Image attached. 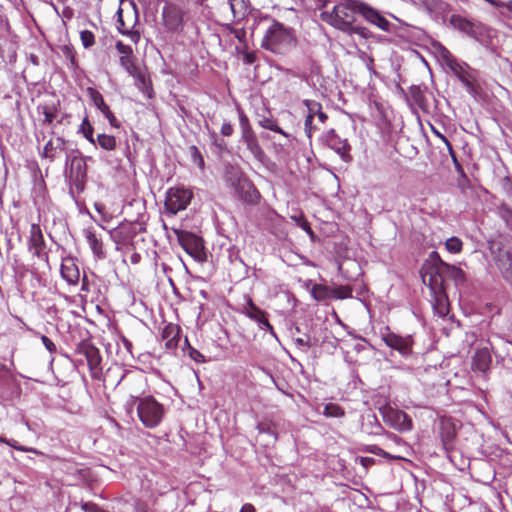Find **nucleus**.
Returning a JSON list of instances; mask_svg holds the SVG:
<instances>
[{
	"label": "nucleus",
	"mask_w": 512,
	"mask_h": 512,
	"mask_svg": "<svg viewBox=\"0 0 512 512\" xmlns=\"http://www.w3.org/2000/svg\"><path fill=\"white\" fill-rule=\"evenodd\" d=\"M189 346H191V345H190L187 337H185V339H184V348L183 349L189 350Z\"/></svg>",
	"instance_id": "59"
},
{
	"label": "nucleus",
	"mask_w": 512,
	"mask_h": 512,
	"mask_svg": "<svg viewBox=\"0 0 512 512\" xmlns=\"http://www.w3.org/2000/svg\"><path fill=\"white\" fill-rule=\"evenodd\" d=\"M127 409L136 407L141 423L149 429L156 428L165 416L164 406L152 396L142 398L131 396L126 402Z\"/></svg>",
	"instance_id": "4"
},
{
	"label": "nucleus",
	"mask_w": 512,
	"mask_h": 512,
	"mask_svg": "<svg viewBox=\"0 0 512 512\" xmlns=\"http://www.w3.org/2000/svg\"><path fill=\"white\" fill-rule=\"evenodd\" d=\"M497 266L504 279L512 283V253L504 252L497 259Z\"/></svg>",
	"instance_id": "23"
},
{
	"label": "nucleus",
	"mask_w": 512,
	"mask_h": 512,
	"mask_svg": "<svg viewBox=\"0 0 512 512\" xmlns=\"http://www.w3.org/2000/svg\"><path fill=\"white\" fill-rule=\"evenodd\" d=\"M98 145L107 151H112L116 148V139L112 135L99 134L97 136Z\"/></svg>",
	"instance_id": "31"
},
{
	"label": "nucleus",
	"mask_w": 512,
	"mask_h": 512,
	"mask_svg": "<svg viewBox=\"0 0 512 512\" xmlns=\"http://www.w3.org/2000/svg\"><path fill=\"white\" fill-rule=\"evenodd\" d=\"M233 16L236 18L241 15L243 0H227Z\"/></svg>",
	"instance_id": "44"
},
{
	"label": "nucleus",
	"mask_w": 512,
	"mask_h": 512,
	"mask_svg": "<svg viewBox=\"0 0 512 512\" xmlns=\"http://www.w3.org/2000/svg\"><path fill=\"white\" fill-rule=\"evenodd\" d=\"M257 429H258L259 433H267V434H269V435L273 436V437H274V439L276 440V438H277V437H276V434L274 433V431H273V429H272V427H271V425H270V424H267V423H259V424L257 425Z\"/></svg>",
	"instance_id": "50"
},
{
	"label": "nucleus",
	"mask_w": 512,
	"mask_h": 512,
	"mask_svg": "<svg viewBox=\"0 0 512 512\" xmlns=\"http://www.w3.org/2000/svg\"><path fill=\"white\" fill-rule=\"evenodd\" d=\"M82 133H83V136L90 142L92 143L93 145L96 144V140L94 139L93 137V127L91 126V124L89 123L88 119L85 118L81 124V127H80Z\"/></svg>",
	"instance_id": "39"
},
{
	"label": "nucleus",
	"mask_w": 512,
	"mask_h": 512,
	"mask_svg": "<svg viewBox=\"0 0 512 512\" xmlns=\"http://www.w3.org/2000/svg\"><path fill=\"white\" fill-rule=\"evenodd\" d=\"M192 199V192L183 187L170 188L166 193L165 209L167 213L176 215L185 210Z\"/></svg>",
	"instance_id": "9"
},
{
	"label": "nucleus",
	"mask_w": 512,
	"mask_h": 512,
	"mask_svg": "<svg viewBox=\"0 0 512 512\" xmlns=\"http://www.w3.org/2000/svg\"><path fill=\"white\" fill-rule=\"evenodd\" d=\"M294 44V37L290 29L274 21L266 30L262 40V47L276 54L287 52Z\"/></svg>",
	"instance_id": "5"
},
{
	"label": "nucleus",
	"mask_w": 512,
	"mask_h": 512,
	"mask_svg": "<svg viewBox=\"0 0 512 512\" xmlns=\"http://www.w3.org/2000/svg\"><path fill=\"white\" fill-rule=\"evenodd\" d=\"M323 11L320 18L343 32L350 35L357 34L366 38L369 31L361 26L355 25L357 13V0H319Z\"/></svg>",
	"instance_id": "3"
},
{
	"label": "nucleus",
	"mask_w": 512,
	"mask_h": 512,
	"mask_svg": "<svg viewBox=\"0 0 512 512\" xmlns=\"http://www.w3.org/2000/svg\"><path fill=\"white\" fill-rule=\"evenodd\" d=\"M41 341L49 352H54L56 350V345L47 336L43 335L41 337Z\"/></svg>",
	"instance_id": "52"
},
{
	"label": "nucleus",
	"mask_w": 512,
	"mask_h": 512,
	"mask_svg": "<svg viewBox=\"0 0 512 512\" xmlns=\"http://www.w3.org/2000/svg\"><path fill=\"white\" fill-rule=\"evenodd\" d=\"M87 94L97 109H99L105 118L109 121L110 125L117 128L119 126L118 121L110 110L109 106L105 103L101 93L96 89L89 87L87 88Z\"/></svg>",
	"instance_id": "17"
},
{
	"label": "nucleus",
	"mask_w": 512,
	"mask_h": 512,
	"mask_svg": "<svg viewBox=\"0 0 512 512\" xmlns=\"http://www.w3.org/2000/svg\"><path fill=\"white\" fill-rule=\"evenodd\" d=\"M188 355L192 360H194L197 363L205 362V357L192 346H189Z\"/></svg>",
	"instance_id": "45"
},
{
	"label": "nucleus",
	"mask_w": 512,
	"mask_h": 512,
	"mask_svg": "<svg viewBox=\"0 0 512 512\" xmlns=\"http://www.w3.org/2000/svg\"><path fill=\"white\" fill-rule=\"evenodd\" d=\"M303 228H304V229H305L309 234H312V233H313V232H312V230H311V228L308 226V224H307V223H305V224L303 225Z\"/></svg>",
	"instance_id": "61"
},
{
	"label": "nucleus",
	"mask_w": 512,
	"mask_h": 512,
	"mask_svg": "<svg viewBox=\"0 0 512 512\" xmlns=\"http://www.w3.org/2000/svg\"><path fill=\"white\" fill-rule=\"evenodd\" d=\"M16 450L23 451V452H34L37 453V451L33 448L24 447L21 445H18V443L15 440L4 438L2 439V442Z\"/></svg>",
	"instance_id": "42"
},
{
	"label": "nucleus",
	"mask_w": 512,
	"mask_h": 512,
	"mask_svg": "<svg viewBox=\"0 0 512 512\" xmlns=\"http://www.w3.org/2000/svg\"><path fill=\"white\" fill-rule=\"evenodd\" d=\"M322 142L335 151L344 161L350 160V145L347 139L339 137L334 129L327 131L321 138Z\"/></svg>",
	"instance_id": "15"
},
{
	"label": "nucleus",
	"mask_w": 512,
	"mask_h": 512,
	"mask_svg": "<svg viewBox=\"0 0 512 512\" xmlns=\"http://www.w3.org/2000/svg\"><path fill=\"white\" fill-rule=\"evenodd\" d=\"M239 512H255V507L250 503H246L241 507Z\"/></svg>",
	"instance_id": "56"
},
{
	"label": "nucleus",
	"mask_w": 512,
	"mask_h": 512,
	"mask_svg": "<svg viewBox=\"0 0 512 512\" xmlns=\"http://www.w3.org/2000/svg\"><path fill=\"white\" fill-rule=\"evenodd\" d=\"M134 61V57L133 55L132 56H128V57H120L119 58V63L121 65V67H123V69L125 67H127L130 63H132Z\"/></svg>",
	"instance_id": "54"
},
{
	"label": "nucleus",
	"mask_w": 512,
	"mask_h": 512,
	"mask_svg": "<svg viewBox=\"0 0 512 512\" xmlns=\"http://www.w3.org/2000/svg\"><path fill=\"white\" fill-rule=\"evenodd\" d=\"M462 241L458 237H450L445 242V247L450 253H459L462 250Z\"/></svg>",
	"instance_id": "37"
},
{
	"label": "nucleus",
	"mask_w": 512,
	"mask_h": 512,
	"mask_svg": "<svg viewBox=\"0 0 512 512\" xmlns=\"http://www.w3.org/2000/svg\"><path fill=\"white\" fill-rule=\"evenodd\" d=\"M498 211L500 217L505 221V223L512 227V209L506 204H501L498 208Z\"/></svg>",
	"instance_id": "40"
},
{
	"label": "nucleus",
	"mask_w": 512,
	"mask_h": 512,
	"mask_svg": "<svg viewBox=\"0 0 512 512\" xmlns=\"http://www.w3.org/2000/svg\"><path fill=\"white\" fill-rule=\"evenodd\" d=\"M163 17L165 19L166 26L169 29H176L181 23L180 15L172 10H164Z\"/></svg>",
	"instance_id": "30"
},
{
	"label": "nucleus",
	"mask_w": 512,
	"mask_h": 512,
	"mask_svg": "<svg viewBox=\"0 0 512 512\" xmlns=\"http://www.w3.org/2000/svg\"><path fill=\"white\" fill-rule=\"evenodd\" d=\"M504 189L507 193V195L512 199V181L507 180L504 184Z\"/></svg>",
	"instance_id": "55"
},
{
	"label": "nucleus",
	"mask_w": 512,
	"mask_h": 512,
	"mask_svg": "<svg viewBox=\"0 0 512 512\" xmlns=\"http://www.w3.org/2000/svg\"><path fill=\"white\" fill-rule=\"evenodd\" d=\"M125 346L129 349V348H130V346H131V343H130V342H128V341H125Z\"/></svg>",
	"instance_id": "63"
},
{
	"label": "nucleus",
	"mask_w": 512,
	"mask_h": 512,
	"mask_svg": "<svg viewBox=\"0 0 512 512\" xmlns=\"http://www.w3.org/2000/svg\"><path fill=\"white\" fill-rule=\"evenodd\" d=\"M225 181L235 193L245 201L252 202L257 197V191L253 185L244 177L240 168L228 165L225 168Z\"/></svg>",
	"instance_id": "6"
},
{
	"label": "nucleus",
	"mask_w": 512,
	"mask_h": 512,
	"mask_svg": "<svg viewBox=\"0 0 512 512\" xmlns=\"http://www.w3.org/2000/svg\"><path fill=\"white\" fill-rule=\"evenodd\" d=\"M449 69L458 77V79H462L463 76L469 75L468 66L465 63H460L454 60L450 65Z\"/></svg>",
	"instance_id": "33"
},
{
	"label": "nucleus",
	"mask_w": 512,
	"mask_h": 512,
	"mask_svg": "<svg viewBox=\"0 0 512 512\" xmlns=\"http://www.w3.org/2000/svg\"><path fill=\"white\" fill-rule=\"evenodd\" d=\"M445 277L462 281L464 273L460 268L442 261L439 254L432 251L421 268V278L430 290L433 309L440 317H445L449 312L448 298L444 289Z\"/></svg>",
	"instance_id": "2"
},
{
	"label": "nucleus",
	"mask_w": 512,
	"mask_h": 512,
	"mask_svg": "<svg viewBox=\"0 0 512 512\" xmlns=\"http://www.w3.org/2000/svg\"><path fill=\"white\" fill-rule=\"evenodd\" d=\"M135 85L138 87V89L145 94L148 98L152 97V87L149 79L147 76L141 72L139 74V77H135Z\"/></svg>",
	"instance_id": "29"
},
{
	"label": "nucleus",
	"mask_w": 512,
	"mask_h": 512,
	"mask_svg": "<svg viewBox=\"0 0 512 512\" xmlns=\"http://www.w3.org/2000/svg\"><path fill=\"white\" fill-rule=\"evenodd\" d=\"M125 346L129 349V348H130V346H131V343H130V342H128V341H125Z\"/></svg>",
	"instance_id": "64"
},
{
	"label": "nucleus",
	"mask_w": 512,
	"mask_h": 512,
	"mask_svg": "<svg viewBox=\"0 0 512 512\" xmlns=\"http://www.w3.org/2000/svg\"><path fill=\"white\" fill-rule=\"evenodd\" d=\"M440 435L444 448L448 450L455 438L454 426L449 421H442Z\"/></svg>",
	"instance_id": "26"
},
{
	"label": "nucleus",
	"mask_w": 512,
	"mask_h": 512,
	"mask_svg": "<svg viewBox=\"0 0 512 512\" xmlns=\"http://www.w3.org/2000/svg\"><path fill=\"white\" fill-rule=\"evenodd\" d=\"M242 313L249 319L255 321L260 330L269 332L271 336L277 339L273 326L267 318V313L257 307L250 297L246 298V303L243 305Z\"/></svg>",
	"instance_id": "13"
},
{
	"label": "nucleus",
	"mask_w": 512,
	"mask_h": 512,
	"mask_svg": "<svg viewBox=\"0 0 512 512\" xmlns=\"http://www.w3.org/2000/svg\"><path fill=\"white\" fill-rule=\"evenodd\" d=\"M380 337L386 346L397 351L403 358L407 359L413 354L414 338L412 335L402 336L386 327L381 330Z\"/></svg>",
	"instance_id": "7"
},
{
	"label": "nucleus",
	"mask_w": 512,
	"mask_h": 512,
	"mask_svg": "<svg viewBox=\"0 0 512 512\" xmlns=\"http://www.w3.org/2000/svg\"><path fill=\"white\" fill-rule=\"evenodd\" d=\"M117 24L116 28L122 35L127 36L133 43L137 44L140 40V33L137 30L129 29L123 20V10L119 8L117 10Z\"/></svg>",
	"instance_id": "24"
},
{
	"label": "nucleus",
	"mask_w": 512,
	"mask_h": 512,
	"mask_svg": "<svg viewBox=\"0 0 512 512\" xmlns=\"http://www.w3.org/2000/svg\"><path fill=\"white\" fill-rule=\"evenodd\" d=\"M38 112L43 115V123L51 124L57 116V108L54 103L42 104L38 106Z\"/></svg>",
	"instance_id": "28"
},
{
	"label": "nucleus",
	"mask_w": 512,
	"mask_h": 512,
	"mask_svg": "<svg viewBox=\"0 0 512 512\" xmlns=\"http://www.w3.org/2000/svg\"><path fill=\"white\" fill-rule=\"evenodd\" d=\"M432 132L436 137H438L446 145L448 151L450 152V154H452L453 147H452L451 143L449 142V140L447 139V137L445 135H443L441 132H439L437 129H435L434 127H432Z\"/></svg>",
	"instance_id": "49"
},
{
	"label": "nucleus",
	"mask_w": 512,
	"mask_h": 512,
	"mask_svg": "<svg viewBox=\"0 0 512 512\" xmlns=\"http://www.w3.org/2000/svg\"><path fill=\"white\" fill-rule=\"evenodd\" d=\"M445 277L462 281L464 273L460 268L442 261L439 254L432 251L421 268V278L430 290L433 309L440 317H445L449 312L448 298L444 289Z\"/></svg>",
	"instance_id": "1"
},
{
	"label": "nucleus",
	"mask_w": 512,
	"mask_h": 512,
	"mask_svg": "<svg viewBox=\"0 0 512 512\" xmlns=\"http://www.w3.org/2000/svg\"><path fill=\"white\" fill-rule=\"evenodd\" d=\"M64 142L61 138H55L49 140L43 149V157L48 158L50 161H52L58 151H62Z\"/></svg>",
	"instance_id": "25"
},
{
	"label": "nucleus",
	"mask_w": 512,
	"mask_h": 512,
	"mask_svg": "<svg viewBox=\"0 0 512 512\" xmlns=\"http://www.w3.org/2000/svg\"><path fill=\"white\" fill-rule=\"evenodd\" d=\"M124 70L133 78L139 77V74L142 72V70L135 64V61L125 67Z\"/></svg>",
	"instance_id": "47"
},
{
	"label": "nucleus",
	"mask_w": 512,
	"mask_h": 512,
	"mask_svg": "<svg viewBox=\"0 0 512 512\" xmlns=\"http://www.w3.org/2000/svg\"><path fill=\"white\" fill-rule=\"evenodd\" d=\"M311 294L314 299L318 301L324 300L330 295V289L326 286L316 284L312 287Z\"/></svg>",
	"instance_id": "36"
},
{
	"label": "nucleus",
	"mask_w": 512,
	"mask_h": 512,
	"mask_svg": "<svg viewBox=\"0 0 512 512\" xmlns=\"http://www.w3.org/2000/svg\"><path fill=\"white\" fill-rule=\"evenodd\" d=\"M81 43L84 48L88 49L95 44V35L90 30H82L80 32Z\"/></svg>",
	"instance_id": "38"
},
{
	"label": "nucleus",
	"mask_w": 512,
	"mask_h": 512,
	"mask_svg": "<svg viewBox=\"0 0 512 512\" xmlns=\"http://www.w3.org/2000/svg\"><path fill=\"white\" fill-rule=\"evenodd\" d=\"M294 343L296 344L297 348L302 351H307L314 345V342L310 336L295 338Z\"/></svg>",
	"instance_id": "41"
},
{
	"label": "nucleus",
	"mask_w": 512,
	"mask_h": 512,
	"mask_svg": "<svg viewBox=\"0 0 512 512\" xmlns=\"http://www.w3.org/2000/svg\"><path fill=\"white\" fill-rule=\"evenodd\" d=\"M177 237L181 247L196 261L206 260L202 239L194 233L188 231L177 232Z\"/></svg>",
	"instance_id": "10"
},
{
	"label": "nucleus",
	"mask_w": 512,
	"mask_h": 512,
	"mask_svg": "<svg viewBox=\"0 0 512 512\" xmlns=\"http://www.w3.org/2000/svg\"><path fill=\"white\" fill-rule=\"evenodd\" d=\"M95 209L99 212V213H102L103 210H104V206L103 204H100V203H95L94 205Z\"/></svg>",
	"instance_id": "58"
},
{
	"label": "nucleus",
	"mask_w": 512,
	"mask_h": 512,
	"mask_svg": "<svg viewBox=\"0 0 512 512\" xmlns=\"http://www.w3.org/2000/svg\"><path fill=\"white\" fill-rule=\"evenodd\" d=\"M303 228H304V229H305L309 234H312V233H313V232H312V230H311V228L308 226V224H307V223H305V224L303 225Z\"/></svg>",
	"instance_id": "60"
},
{
	"label": "nucleus",
	"mask_w": 512,
	"mask_h": 512,
	"mask_svg": "<svg viewBox=\"0 0 512 512\" xmlns=\"http://www.w3.org/2000/svg\"><path fill=\"white\" fill-rule=\"evenodd\" d=\"M503 8L501 11V14L506 17L507 19L512 20V0L508 1L506 3H499V6Z\"/></svg>",
	"instance_id": "46"
},
{
	"label": "nucleus",
	"mask_w": 512,
	"mask_h": 512,
	"mask_svg": "<svg viewBox=\"0 0 512 512\" xmlns=\"http://www.w3.org/2000/svg\"><path fill=\"white\" fill-rule=\"evenodd\" d=\"M357 13L360 14L366 21L377 26L383 31H388L390 27L389 21L382 16L379 11L369 6L366 3L357 0Z\"/></svg>",
	"instance_id": "16"
},
{
	"label": "nucleus",
	"mask_w": 512,
	"mask_h": 512,
	"mask_svg": "<svg viewBox=\"0 0 512 512\" xmlns=\"http://www.w3.org/2000/svg\"><path fill=\"white\" fill-rule=\"evenodd\" d=\"M361 463L364 466H368L369 464L374 463V459L373 458H369V457H364V458L361 459Z\"/></svg>",
	"instance_id": "57"
},
{
	"label": "nucleus",
	"mask_w": 512,
	"mask_h": 512,
	"mask_svg": "<svg viewBox=\"0 0 512 512\" xmlns=\"http://www.w3.org/2000/svg\"><path fill=\"white\" fill-rule=\"evenodd\" d=\"M450 23L455 29L477 41H481L482 37L486 35L487 28L485 25L480 22L468 20L460 15H452Z\"/></svg>",
	"instance_id": "11"
},
{
	"label": "nucleus",
	"mask_w": 512,
	"mask_h": 512,
	"mask_svg": "<svg viewBox=\"0 0 512 512\" xmlns=\"http://www.w3.org/2000/svg\"><path fill=\"white\" fill-rule=\"evenodd\" d=\"M84 237L94 255L97 259H104L106 254L103 249L102 238L96 234L93 228H85L83 230Z\"/></svg>",
	"instance_id": "18"
},
{
	"label": "nucleus",
	"mask_w": 512,
	"mask_h": 512,
	"mask_svg": "<svg viewBox=\"0 0 512 512\" xmlns=\"http://www.w3.org/2000/svg\"><path fill=\"white\" fill-rule=\"evenodd\" d=\"M381 413L384 421L392 428L401 432L412 429V420L405 412L391 407H386L381 410Z\"/></svg>",
	"instance_id": "14"
},
{
	"label": "nucleus",
	"mask_w": 512,
	"mask_h": 512,
	"mask_svg": "<svg viewBox=\"0 0 512 512\" xmlns=\"http://www.w3.org/2000/svg\"><path fill=\"white\" fill-rule=\"evenodd\" d=\"M238 115L241 129V141L245 143L254 158L261 161L264 157V152L258 143L257 136L250 125L249 119L241 109L238 110Z\"/></svg>",
	"instance_id": "8"
},
{
	"label": "nucleus",
	"mask_w": 512,
	"mask_h": 512,
	"mask_svg": "<svg viewBox=\"0 0 512 512\" xmlns=\"http://www.w3.org/2000/svg\"><path fill=\"white\" fill-rule=\"evenodd\" d=\"M261 125L266 128V129H269L271 131H274V132H277V133H280L284 136H287V134L282 130L281 127H279L278 124L274 123V122H271V121H265V122H262Z\"/></svg>",
	"instance_id": "48"
},
{
	"label": "nucleus",
	"mask_w": 512,
	"mask_h": 512,
	"mask_svg": "<svg viewBox=\"0 0 512 512\" xmlns=\"http://www.w3.org/2000/svg\"><path fill=\"white\" fill-rule=\"evenodd\" d=\"M462 84L466 87L467 91L472 93L474 92V84L471 75L463 76L462 79H460Z\"/></svg>",
	"instance_id": "51"
},
{
	"label": "nucleus",
	"mask_w": 512,
	"mask_h": 512,
	"mask_svg": "<svg viewBox=\"0 0 512 512\" xmlns=\"http://www.w3.org/2000/svg\"><path fill=\"white\" fill-rule=\"evenodd\" d=\"M486 2L492 4L493 6H499V2H497L496 0H485Z\"/></svg>",
	"instance_id": "62"
},
{
	"label": "nucleus",
	"mask_w": 512,
	"mask_h": 512,
	"mask_svg": "<svg viewBox=\"0 0 512 512\" xmlns=\"http://www.w3.org/2000/svg\"><path fill=\"white\" fill-rule=\"evenodd\" d=\"M435 48H436V51L438 53V55L441 57V59L443 60V62L449 67V65L454 61L456 60V58L451 54V52L446 48L444 47L443 45H441L440 43H437L435 45Z\"/></svg>",
	"instance_id": "35"
},
{
	"label": "nucleus",
	"mask_w": 512,
	"mask_h": 512,
	"mask_svg": "<svg viewBox=\"0 0 512 512\" xmlns=\"http://www.w3.org/2000/svg\"><path fill=\"white\" fill-rule=\"evenodd\" d=\"M221 134L223 136H231L233 134V126L229 122H225L221 126Z\"/></svg>",
	"instance_id": "53"
},
{
	"label": "nucleus",
	"mask_w": 512,
	"mask_h": 512,
	"mask_svg": "<svg viewBox=\"0 0 512 512\" xmlns=\"http://www.w3.org/2000/svg\"><path fill=\"white\" fill-rule=\"evenodd\" d=\"M162 338L167 349H176L181 339V328L172 323L166 325L162 332Z\"/></svg>",
	"instance_id": "20"
},
{
	"label": "nucleus",
	"mask_w": 512,
	"mask_h": 512,
	"mask_svg": "<svg viewBox=\"0 0 512 512\" xmlns=\"http://www.w3.org/2000/svg\"><path fill=\"white\" fill-rule=\"evenodd\" d=\"M61 276L70 285H76L79 281V270L73 259H64L61 264Z\"/></svg>",
	"instance_id": "22"
},
{
	"label": "nucleus",
	"mask_w": 512,
	"mask_h": 512,
	"mask_svg": "<svg viewBox=\"0 0 512 512\" xmlns=\"http://www.w3.org/2000/svg\"><path fill=\"white\" fill-rule=\"evenodd\" d=\"M491 361V354L487 347L477 349L472 359V368L485 373L489 370Z\"/></svg>",
	"instance_id": "21"
},
{
	"label": "nucleus",
	"mask_w": 512,
	"mask_h": 512,
	"mask_svg": "<svg viewBox=\"0 0 512 512\" xmlns=\"http://www.w3.org/2000/svg\"><path fill=\"white\" fill-rule=\"evenodd\" d=\"M43 246L44 239L39 226L32 225L30 230V248L34 249L36 254H39Z\"/></svg>",
	"instance_id": "27"
},
{
	"label": "nucleus",
	"mask_w": 512,
	"mask_h": 512,
	"mask_svg": "<svg viewBox=\"0 0 512 512\" xmlns=\"http://www.w3.org/2000/svg\"><path fill=\"white\" fill-rule=\"evenodd\" d=\"M323 414L326 417L340 418L344 416V410L337 404L328 403L324 406Z\"/></svg>",
	"instance_id": "34"
},
{
	"label": "nucleus",
	"mask_w": 512,
	"mask_h": 512,
	"mask_svg": "<svg viewBox=\"0 0 512 512\" xmlns=\"http://www.w3.org/2000/svg\"><path fill=\"white\" fill-rule=\"evenodd\" d=\"M330 295L337 299H346L352 296V289L349 286L337 285L330 289Z\"/></svg>",
	"instance_id": "32"
},
{
	"label": "nucleus",
	"mask_w": 512,
	"mask_h": 512,
	"mask_svg": "<svg viewBox=\"0 0 512 512\" xmlns=\"http://www.w3.org/2000/svg\"><path fill=\"white\" fill-rule=\"evenodd\" d=\"M84 355L91 371V376L98 378L101 374L100 364L102 361L99 350L94 346H88L84 350Z\"/></svg>",
	"instance_id": "19"
},
{
	"label": "nucleus",
	"mask_w": 512,
	"mask_h": 512,
	"mask_svg": "<svg viewBox=\"0 0 512 512\" xmlns=\"http://www.w3.org/2000/svg\"><path fill=\"white\" fill-rule=\"evenodd\" d=\"M116 49L120 54V57H128L133 55V49L131 46L124 44L122 41L116 43Z\"/></svg>",
	"instance_id": "43"
},
{
	"label": "nucleus",
	"mask_w": 512,
	"mask_h": 512,
	"mask_svg": "<svg viewBox=\"0 0 512 512\" xmlns=\"http://www.w3.org/2000/svg\"><path fill=\"white\" fill-rule=\"evenodd\" d=\"M304 105L307 108L304 129L307 137L311 138L314 131L319 129V126L314 123L315 119H317L320 124H324L327 120V115L322 111V106L317 101L305 100Z\"/></svg>",
	"instance_id": "12"
}]
</instances>
